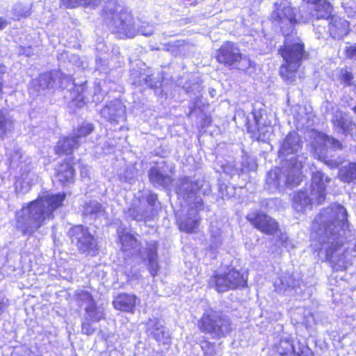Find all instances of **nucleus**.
<instances>
[{
	"instance_id": "obj_1",
	"label": "nucleus",
	"mask_w": 356,
	"mask_h": 356,
	"mask_svg": "<svg viewBox=\"0 0 356 356\" xmlns=\"http://www.w3.org/2000/svg\"><path fill=\"white\" fill-rule=\"evenodd\" d=\"M348 213L339 204L322 210L312 225V248L314 252L324 250L326 259L335 271L347 270L353 264V250L344 243L343 234L348 227Z\"/></svg>"
},
{
	"instance_id": "obj_2",
	"label": "nucleus",
	"mask_w": 356,
	"mask_h": 356,
	"mask_svg": "<svg viewBox=\"0 0 356 356\" xmlns=\"http://www.w3.org/2000/svg\"><path fill=\"white\" fill-rule=\"evenodd\" d=\"M65 199V193H47L36 200L25 203L15 213V227L24 235H31L52 219L54 211L62 205Z\"/></svg>"
},
{
	"instance_id": "obj_3",
	"label": "nucleus",
	"mask_w": 356,
	"mask_h": 356,
	"mask_svg": "<svg viewBox=\"0 0 356 356\" xmlns=\"http://www.w3.org/2000/svg\"><path fill=\"white\" fill-rule=\"evenodd\" d=\"M298 160L293 163L292 160L284 161L280 168H275L270 170L266 176V188L270 193H274L282 190L284 186L294 187L298 186L302 181L301 169L305 158L299 156Z\"/></svg>"
},
{
	"instance_id": "obj_4",
	"label": "nucleus",
	"mask_w": 356,
	"mask_h": 356,
	"mask_svg": "<svg viewBox=\"0 0 356 356\" xmlns=\"http://www.w3.org/2000/svg\"><path fill=\"white\" fill-rule=\"evenodd\" d=\"M120 8L117 5V0H108L104 9L106 17H111L113 25V31L119 38H134L140 33L141 35L149 36L154 32V28L149 24H143L140 29H136L134 24L132 15L127 10Z\"/></svg>"
},
{
	"instance_id": "obj_5",
	"label": "nucleus",
	"mask_w": 356,
	"mask_h": 356,
	"mask_svg": "<svg viewBox=\"0 0 356 356\" xmlns=\"http://www.w3.org/2000/svg\"><path fill=\"white\" fill-rule=\"evenodd\" d=\"M279 54L285 62L280 67V74L287 83H293L296 80V73L300 66L308 56L305 45L298 38L293 40L288 38L279 49Z\"/></svg>"
},
{
	"instance_id": "obj_6",
	"label": "nucleus",
	"mask_w": 356,
	"mask_h": 356,
	"mask_svg": "<svg viewBox=\"0 0 356 356\" xmlns=\"http://www.w3.org/2000/svg\"><path fill=\"white\" fill-rule=\"evenodd\" d=\"M331 179L320 170L314 172L312 177L310 192L300 191L293 198V207L297 212H304L310 209L312 205L322 204L326 197V186Z\"/></svg>"
},
{
	"instance_id": "obj_7",
	"label": "nucleus",
	"mask_w": 356,
	"mask_h": 356,
	"mask_svg": "<svg viewBox=\"0 0 356 356\" xmlns=\"http://www.w3.org/2000/svg\"><path fill=\"white\" fill-rule=\"evenodd\" d=\"M198 327L201 332L209 334L213 339L225 337L232 330L230 319L213 309L204 312L198 322Z\"/></svg>"
},
{
	"instance_id": "obj_8",
	"label": "nucleus",
	"mask_w": 356,
	"mask_h": 356,
	"mask_svg": "<svg viewBox=\"0 0 356 356\" xmlns=\"http://www.w3.org/2000/svg\"><path fill=\"white\" fill-rule=\"evenodd\" d=\"M10 166L19 168L20 175L17 177L15 192L22 195L27 193L37 180V176L32 170L31 161L17 150L10 157Z\"/></svg>"
},
{
	"instance_id": "obj_9",
	"label": "nucleus",
	"mask_w": 356,
	"mask_h": 356,
	"mask_svg": "<svg viewBox=\"0 0 356 356\" xmlns=\"http://www.w3.org/2000/svg\"><path fill=\"white\" fill-rule=\"evenodd\" d=\"M217 61L229 69H239V65L245 63V66L250 65V60L241 53L238 44L227 41L225 42L216 54Z\"/></svg>"
},
{
	"instance_id": "obj_10",
	"label": "nucleus",
	"mask_w": 356,
	"mask_h": 356,
	"mask_svg": "<svg viewBox=\"0 0 356 356\" xmlns=\"http://www.w3.org/2000/svg\"><path fill=\"white\" fill-rule=\"evenodd\" d=\"M247 278L245 273H241L232 269L227 273H216L209 280L208 284L209 287L214 288L218 292H225L245 286Z\"/></svg>"
},
{
	"instance_id": "obj_11",
	"label": "nucleus",
	"mask_w": 356,
	"mask_h": 356,
	"mask_svg": "<svg viewBox=\"0 0 356 356\" xmlns=\"http://www.w3.org/2000/svg\"><path fill=\"white\" fill-rule=\"evenodd\" d=\"M275 6L276 9L272 13L271 18L285 33L297 23V10L291 7L288 0H282L280 3H275Z\"/></svg>"
},
{
	"instance_id": "obj_12",
	"label": "nucleus",
	"mask_w": 356,
	"mask_h": 356,
	"mask_svg": "<svg viewBox=\"0 0 356 356\" xmlns=\"http://www.w3.org/2000/svg\"><path fill=\"white\" fill-rule=\"evenodd\" d=\"M253 123L250 117L247 118V129L248 132L252 134V137L259 140L268 139L273 132V127L270 122H267L266 114L264 111L254 109L251 113Z\"/></svg>"
},
{
	"instance_id": "obj_13",
	"label": "nucleus",
	"mask_w": 356,
	"mask_h": 356,
	"mask_svg": "<svg viewBox=\"0 0 356 356\" xmlns=\"http://www.w3.org/2000/svg\"><path fill=\"white\" fill-rule=\"evenodd\" d=\"M68 234L72 241L76 243L81 252L94 254L97 251V241L87 227L77 225L72 227Z\"/></svg>"
},
{
	"instance_id": "obj_14",
	"label": "nucleus",
	"mask_w": 356,
	"mask_h": 356,
	"mask_svg": "<svg viewBox=\"0 0 356 356\" xmlns=\"http://www.w3.org/2000/svg\"><path fill=\"white\" fill-rule=\"evenodd\" d=\"M70 82L71 79L69 76L59 72H47L33 80L31 86L35 91L40 92L55 86L67 88Z\"/></svg>"
},
{
	"instance_id": "obj_15",
	"label": "nucleus",
	"mask_w": 356,
	"mask_h": 356,
	"mask_svg": "<svg viewBox=\"0 0 356 356\" xmlns=\"http://www.w3.org/2000/svg\"><path fill=\"white\" fill-rule=\"evenodd\" d=\"M312 135L314 138L313 143L314 156L318 157V159L323 161L326 164L331 165L332 161L327 160V150L325 147H332L335 150L340 149L341 148V143L338 140L323 133L313 131Z\"/></svg>"
},
{
	"instance_id": "obj_16",
	"label": "nucleus",
	"mask_w": 356,
	"mask_h": 356,
	"mask_svg": "<svg viewBox=\"0 0 356 356\" xmlns=\"http://www.w3.org/2000/svg\"><path fill=\"white\" fill-rule=\"evenodd\" d=\"M301 149V141L298 134L293 131L290 132L286 138L284 139L281 147L279 151V155L280 158H283L284 161L290 162L291 160L296 163L298 161L296 158L300 155L297 154L298 152ZM307 159V157L304 154H301Z\"/></svg>"
},
{
	"instance_id": "obj_17",
	"label": "nucleus",
	"mask_w": 356,
	"mask_h": 356,
	"mask_svg": "<svg viewBox=\"0 0 356 356\" xmlns=\"http://www.w3.org/2000/svg\"><path fill=\"white\" fill-rule=\"evenodd\" d=\"M247 220L254 227L266 234L274 235L279 230V225L275 220L264 213H249Z\"/></svg>"
},
{
	"instance_id": "obj_18",
	"label": "nucleus",
	"mask_w": 356,
	"mask_h": 356,
	"mask_svg": "<svg viewBox=\"0 0 356 356\" xmlns=\"http://www.w3.org/2000/svg\"><path fill=\"white\" fill-rule=\"evenodd\" d=\"M194 207H191L189 209L184 218L179 219V227L181 231L192 233L197 228L200 222L197 211L203 209V202L200 197H195Z\"/></svg>"
},
{
	"instance_id": "obj_19",
	"label": "nucleus",
	"mask_w": 356,
	"mask_h": 356,
	"mask_svg": "<svg viewBox=\"0 0 356 356\" xmlns=\"http://www.w3.org/2000/svg\"><path fill=\"white\" fill-rule=\"evenodd\" d=\"M102 117L111 123H118L126 118L125 106L119 99L107 104L100 111Z\"/></svg>"
},
{
	"instance_id": "obj_20",
	"label": "nucleus",
	"mask_w": 356,
	"mask_h": 356,
	"mask_svg": "<svg viewBox=\"0 0 356 356\" xmlns=\"http://www.w3.org/2000/svg\"><path fill=\"white\" fill-rule=\"evenodd\" d=\"M311 10L308 15H300L299 18H297V22H302L306 23L311 20L312 18L327 19L330 17L332 11V6L327 0H321L317 3H314L309 7Z\"/></svg>"
},
{
	"instance_id": "obj_21",
	"label": "nucleus",
	"mask_w": 356,
	"mask_h": 356,
	"mask_svg": "<svg viewBox=\"0 0 356 356\" xmlns=\"http://www.w3.org/2000/svg\"><path fill=\"white\" fill-rule=\"evenodd\" d=\"M146 332L158 342L168 343L169 335L162 322L158 318L149 319L146 323Z\"/></svg>"
},
{
	"instance_id": "obj_22",
	"label": "nucleus",
	"mask_w": 356,
	"mask_h": 356,
	"mask_svg": "<svg viewBox=\"0 0 356 356\" xmlns=\"http://www.w3.org/2000/svg\"><path fill=\"white\" fill-rule=\"evenodd\" d=\"M332 122L334 128L344 135L352 134V131L356 127V124L348 118L346 113L337 110L334 114Z\"/></svg>"
},
{
	"instance_id": "obj_23",
	"label": "nucleus",
	"mask_w": 356,
	"mask_h": 356,
	"mask_svg": "<svg viewBox=\"0 0 356 356\" xmlns=\"http://www.w3.org/2000/svg\"><path fill=\"white\" fill-rule=\"evenodd\" d=\"M141 258L147 261L148 269L150 274L154 277L159 271V266L157 261V246L155 241L147 243L144 252L140 251Z\"/></svg>"
},
{
	"instance_id": "obj_24",
	"label": "nucleus",
	"mask_w": 356,
	"mask_h": 356,
	"mask_svg": "<svg viewBox=\"0 0 356 356\" xmlns=\"http://www.w3.org/2000/svg\"><path fill=\"white\" fill-rule=\"evenodd\" d=\"M328 30L330 36L334 39H342L349 32V22L342 17L332 16Z\"/></svg>"
},
{
	"instance_id": "obj_25",
	"label": "nucleus",
	"mask_w": 356,
	"mask_h": 356,
	"mask_svg": "<svg viewBox=\"0 0 356 356\" xmlns=\"http://www.w3.org/2000/svg\"><path fill=\"white\" fill-rule=\"evenodd\" d=\"M127 215L136 221H145L151 219L154 216L152 210L146 208V203L137 201L127 210Z\"/></svg>"
},
{
	"instance_id": "obj_26",
	"label": "nucleus",
	"mask_w": 356,
	"mask_h": 356,
	"mask_svg": "<svg viewBox=\"0 0 356 356\" xmlns=\"http://www.w3.org/2000/svg\"><path fill=\"white\" fill-rule=\"evenodd\" d=\"M83 215L91 220L108 218L105 208L97 200H90L85 204Z\"/></svg>"
},
{
	"instance_id": "obj_27",
	"label": "nucleus",
	"mask_w": 356,
	"mask_h": 356,
	"mask_svg": "<svg viewBox=\"0 0 356 356\" xmlns=\"http://www.w3.org/2000/svg\"><path fill=\"white\" fill-rule=\"evenodd\" d=\"M275 290L278 293H286L287 291L294 289L296 291L300 286V281L289 273L282 274L274 282Z\"/></svg>"
},
{
	"instance_id": "obj_28",
	"label": "nucleus",
	"mask_w": 356,
	"mask_h": 356,
	"mask_svg": "<svg viewBox=\"0 0 356 356\" xmlns=\"http://www.w3.org/2000/svg\"><path fill=\"white\" fill-rule=\"evenodd\" d=\"M136 296L134 295L121 293L113 301L115 309L125 312L133 313L135 309Z\"/></svg>"
},
{
	"instance_id": "obj_29",
	"label": "nucleus",
	"mask_w": 356,
	"mask_h": 356,
	"mask_svg": "<svg viewBox=\"0 0 356 356\" xmlns=\"http://www.w3.org/2000/svg\"><path fill=\"white\" fill-rule=\"evenodd\" d=\"M118 234L124 252L131 251V253L134 254L140 251L138 242L134 235L124 228L118 229Z\"/></svg>"
},
{
	"instance_id": "obj_30",
	"label": "nucleus",
	"mask_w": 356,
	"mask_h": 356,
	"mask_svg": "<svg viewBox=\"0 0 356 356\" xmlns=\"http://www.w3.org/2000/svg\"><path fill=\"white\" fill-rule=\"evenodd\" d=\"M148 176L150 182L156 188H167L172 181L170 175L162 173L156 167L150 168Z\"/></svg>"
},
{
	"instance_id": "obj_31",
	"label": "nucleus",
	"mask_w": 356,
	"mask_h": 356,
	"mask_svg": "<svg viewBox=\"0 0 356 356\" xmlns=\"http://www.w3.org/2000/svg\"><path fill=\"white\" fill-rule=\"evenodd\" d=\"M75 170L69 163H60L56 169V179L64 186L72 183L74 178Z\"/></svg>"
},
{
	"instance_id": "obj_32",
	"label": "nucleus",
	"mask_w": 356,
	"mask_h": 356,
	"mask_svg": "<svg viewBox=\"0 0 356 356\" xmlns=\"http://www.w3.org/2000/svg\"><path fill=\"white\" fill-rule=\"evenodd\" d=\"M80 146V141L77 140L73 135L65 137L57 143L56 152L58 154H70Z\"/></svg>"
},
{
	"instance_id": "obj_33",
	"label": "nucleus",
	"mask_w": 356,
	"mask_h": 356,
	"mask_svg": "<svg viewBox=\"0 0 356 356\" xmlns=\"http://www.w3.org/2000/svg\"><path fill=\"white\" fill-rule=\"evenodd\" d=\"M339 176L341 180L346 183H350L356 179V162L350 163L339 169Z\"/></svg>"
},
{
	"instance_id": "obj_34",
	"label": "nucleus",
	"mask_w": 356,
	"mask_h": 356,
	"mask_svg": "<svg viewBox=\"0 0 356 356\" xmlns=\"http://www.w3.org/2000/svg\"><path fill=\"white\" fill-rule=\"evenodd\" d=\"M94 130V126L88 122L82 123L76 129H74L72 135L80 141V145L83 143L86 138Z\"/></svg>"
},
{
	"instance_id": "obj_35",
	"label": "nucleus",
	"mask_w": 356,
	"mask_h": 356,
	"mask_svg": "<svg viewBox=\"0 0 356 356\" xmlns=\"http://www.w3.org/2000/svg\"><path fill=\"white\" fill-rule=\"evenodd\" d=\"M198 188V185L195 182H193L189 177H184L181 180V184L177 188V193L181 194H186L189 197L191 195L195 193Z\"/></svg>"
},
{
	"instance_id": "obj_36",
	"label": "nucleus",
	"mask_w": 356,
	"mask_h": 356,
	"mask_svg": "<svg viewBox=\"0 0 356 356\" xmlns=\"http://www.w3.org/2000/svg\"><path fill=\"white\" fill-rule=\"evenodd\" d=\"M275 351L280 355H292L296 354L293 345L289 339H281L280 341L275 345Z\"/></svg>"
},
{
	"instance_id": "obj_37",
	"label": "nucleus",
	"mask_w": 356,
	"mask_h": 356,
	"mask_svg": "<svg viewBox=\"0 0 356 356\" xmlns=\"http://www.w3.org/2000/svg\"><path fill=\"white\" fill-rule=\"evenodd\" d=\"M85 310L87 314V321L98 322L104 318V309L101 307H97L95 303L91 306H86Z\"/></svg>"
},
{
	"instance_id": "obj_38",
	"label": "nucleus",
	"mask_w": 356,
	"mask_h": 356,
	"mask_svg": "<svg viewBox=\"0 0 356 356\" xmlns=\"http://www.w3.org/2000/svg\"><path fill=\"white\" fill-rule=\"evenodd\" d=\"M76 300L81 305L86 304V307L91 306L95 304V301L91 294L89 292L82 289H79L76 291Z\"/></svg>"
},
{
	"instance_id": "obj_39",
	"label": "nucleus",
	"mask_w": 356,
	"mask_h": 356,
	"mask_svg": "<svg viewBox=\"0 0 356 356\" xmlns=\"http://www.w3.org/2000/svg\"><path fill=\"white\" fill-rule=\"evenodd\" d=\"M13 126L11 120L7 118L0 110V138H2L6 132Z\"/></svg>"
},
{
	"instance_id": "obj_40",
	"label": "nucleus",
	"mask_w": 356,
	"mask_h": 356,
	"mask_svg": "<svg viewBox=\"0 0 356 356\" xmlns=\"http://www.w3.org/2000/svg\"><path fill=\"white\" fill-rule=\"evenodd\" d=\"M138 83V85H145L147 87L153 88L156 86V83L152 80V76L151 75H145V74H141L140 76V80L135 81L134 82V84Z\"/></svg>"
},
{
	"instance_id": "obj_41",
	"label": "nucleus",
	"mask_w": 356,
	"mask_h": 356,
	"mask_svg": "<svg viewBox=\"0 0 356 356\" xmlns=\"http://www.w3.org/2000/svg\"><path fill=\"white\" fill-rule=\"evenodd\" d=\"M14 13L15 17L19 19L21 17H27L30 15V10L27 7H24L21 4L15 5L14 8Z\"/></svg>"
},
{
	"instance_id": "obj_42",
	"label": "nucleus",
	"mask_w": 356,
	"mask_h": 356,
	"mask_svg": "<svg viewBox=\"0 0 356 356\" xmlns=\"http://www.w3.org/2000/svg\"><path fill=\"white\" fill-rule=\"evenodd\" d=\"M280 241L289 250L295 248V244L293 240L290 239L288 236L284 233H281L280 236Z\"/></svg>"
},
{
	"instance_id": "obj_43",
	"label": "nucleus",
	"mask_w": 356,
	"mask_h": 356,
	"mask_svg": "<svg viewBox=\"0 0 356 356\" xmlns=\"http://www.w3.org/2000/svg\"><path fill=\"white\" fill-rule=\"evenodd\" d=\"M353 74L351 72L346 70H341V81L347 86H350L352 84V80H353Z\"/></svg>"
},
{
	"instance_id": "obj_44",
	"label": "nucleus",
	"mask_w": 356,
	"mask_h": 356,
	"mask_svg": "<svg viewBox=\"0 0 356 356\" xmlns=\"http://www.w3.org/2000/svg\"><path fill=\"white\" fill-rule=\"evenodd\" d=\"M146 201V208L149 210L152 209V211L154 212L153 207H154L155 203L157 201V196L155 194L149 193L147 197Z\"/></svg>"
},
{
	"instance_id": "obj_45",
	"label": "nucleus",
	"mask_w": 356,
	"mask_h": 356,
	"mask_svg": "<svg viewBox=\"0 0 356 356\" xmlns=\"http://www.w3.org/2000/svg\"><path fill=\"white\" fill-rule=\"evenodd\" d=\"M87 321L86 318L82 323L81 330L83 334L91 335L95 332V328L92 327L91 324Z\"/></svg>"
},
{
	"instance_id": "obj_46",
	"label": "nucleus",
	"mask_w": 356,
	"mask_h": 356,
	"mask_svg": "<svg viewBox=\"0 0 356 356\" xmlns=\"http://www.w3.org/2000/svg\"><path fill=\"white\" fill-rule=\"evenodd\" d=\"M61 5L67 8H73L81 6L79 0H61Z\"/></svg>"
},
{
	"instance_id": "obj_47",
	"label": "nucleus",
	"mask_w": 356,
	"mask_h": 356,
	"mask_svg": "<svg viewBox=\"0 0 356 356\" xmlns=\"http://www.w3.org/2000/svg\"><path fill=\"white\" fill-rule=\"evenodd\" d=\"M202 348L204 350L205 356H216V352L213 345L207 343Z\"/></svg>"
},
{
	"instance_id": "obj_48",
	"label": "nucleus",
	"mask_w": 356,
	"mask_h": 356,
	"mask_svg": "<svg viewBox=\"0 0 356 356\" xmlns=\"http://www.w3.org/2000/svg\"><path fill=\"white\" fill-rule=\"evenodd\" d=\"M81 1V5L85 7L90 6L92 8H95L97 6L101 1V0H79Z\"/></svg>"
},
{
	"instance_id": "obj_49",
	"label": "nucleus",
	"mask_w": 356,
	"mask_h": 356,
	"mask_svg": "<svg viewBox=\"0 0 356 356\" xmlns=\"http://www.w3.org/2000/svg\"><path fill=\"white\" fill-rule=\"evenodd\" d=\"M99 87H100V82L98 83L97 88H95V94H94V97H93V99H92L93 102H98L103 99V96L104 95V93L100 95Z\"/></svg>"
},
{
	"instance_id": "obj_50",
	"label": "nucleus",
	"mask_w": 356,
	"mask_h": 356,
	"mask_svg": "<svg viewBox=\"0 0 356 356\" xmlns=\"http://www.w3.org/2000/svg\"><path fill=\"white\" fill-rule=\"evenodd\" d=\"M346 54L348 58L356 60V43L347 48Z\"/></svg>"
},
{
	"instance_id": "obj_51",
	"label": "nucleus",
	"mask_w": 356,
	"mask_h": 356,
	"mask_svg": "<svg viewBox=\"0 0 356 356\" xmlns=\"http://www.w3.org/2000/svg\"><path fill=\"white\" fill-rule=\"evenodd\" d=\"M90 168L88 166L82 165L81 168V176L82 177H89Z\"/></svg>"
},
{
	"instance_id": "obj_52",
	"label": "nucleus",
	"mask_w": 356,
	"mask_h": 356,
	"mask_svg": "<svg viewBox=\"0 0 356 356\" xmlns=\"http://www.w3.org/2000/svg\"><path fill=\"white\" fill-rule=\"evenodd\" d=\"M298 356H303V355L312 356V353H311V351L309 349H307L305 351L302 350L301 354L298 353Z\"/></svg>"
},
{
	"instance_id": "obj_53",
	"label": "nucleus",
	"mask_w": 356,
	"mask_h": 356,
	"mask_svg": "<svg viewBox=\"0 0 356 356\" xmlns=\"http://www.w3.org/2000/svg\"><path fill=\"white\" fill-rule=\"evenodd\" d=\"M221 244V241L220 238H216V243L215 244H211L210 245V248L212 250V249H216L217 248V247L218 245H220Z\"/></svg>"
},
{
	"instance_id": "obj_54",
	"label": "nucleus",
	"mask_w": 356,
	"mask_h": 356,
	"mask_svg": "<svg viewBox=\"0 0 356 356\" xmlns=\"http://www.w3.org/2000/svg\"><path fill=\"white\" fill-rule=\"evenodd\" d=\"M7 24V22L6 19L0 17V30L3 29Z\"/></svg>"
},
{
	"instance_id": "obj_55",
	"label": "nucleus",
	"mask_w": 356,
	"mask_h": 356,
	"mask_svg": "<svg viewBox=\"0 0 356 356\" xmlns=\"http://www.w3.org/2000/svg\"><path fill=\"white\" fill-rule=\"evenodd\" d=\"M23 54H26L27 56H30L33 52L31 47L25 48L22 52Z\"/></svg>"
},
{
	"instance_id": "obj_56",
	"label": "nucleus",
	"mask_w": 356,
	"mask_h": 356,
	"mask_svg": "<svg viewBox=\"0 0 356 356\" xmlns=\"http://www.w3.org/2000/svg\"><path fill=\"white\" fill-rule=\"evenodd\" d=\"M3 302L0 300V311L3 309Z\"/></svg>"
},
{
	"instance_id": "obj_57",
	"label": "nucleus",
	"mask_w": 356,
	"mask_h": 356,
	"mask_svg": "<svg viewBox=\"0 0 356 356\" xmlns=\"http://www.w3.org/2000/svg\"><path fill=\"white\" fill-rule=\"evenodd\" d=\"M352 111L356 114V105L352 108Z\"/></svg>"
},
{
	"instance_id": "obj_58",
	"label": "nucleus",
	"mask_w": 356,
	"mask_h": 356,
	"mask_svg": "<svg viewBox=\"0 0 356 356\" xmlns=\"http://www.w3.org/2000/svg\"><path fill=\"white\" fill-rule=\"evenodd\" d=\"M81 99L82 101H83V102H84L85 97H84V95H82L81 96Z\"/></svg>"
},
{
	"instance_id": "obj_59",
	"label": "nucleus",
	"mask_w": 356,
	"mask_h": 356,
	"mask_svg": "<svg viewBox=\"0 0 356 356\" xmlns=\"http://www.w3.org/2000/svg\"><path fill=\"white\" fill-rule=\"evenodd\" d=\"M97 68H98V70H104V69H102V68H101V67H100V65H98V66H97Z\"/></svg>"
}]
</instances>
